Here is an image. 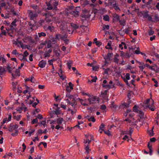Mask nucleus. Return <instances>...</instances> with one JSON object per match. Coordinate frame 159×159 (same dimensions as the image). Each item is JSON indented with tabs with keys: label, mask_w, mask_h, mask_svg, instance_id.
<instances>
[{
	"label": "nucleus",
	"mask_w": 159,
	"mask_h": 159,
	"mask_svg": "<svg viewBox=\"0 0 159 159\" xmlns=\"http://www.w3.org/2000/svg\"><path fill=\"white\" fill-rule=\"evenodd\" d=\"M86 139H84V143L85 144L84 149L85 152L87 154H89L91 149H90V143L92 140H93L94 137L93 135L89 134H87L85 135Z\"/></svg>",
	"instance_id": "f257e3e1"
},
{
	"label": "nucleus",
	"mask_w": 159,
	"mask_h": 159,
	"mask_svg": "<svg viewBox=\"0 0 159 159\" xmlns=\"http://www.w3.org/2000/svg\"><path fill=\"white\" fill-rule=\"evenodd\" d=\"M58 4V2H55L53 3L49 2L47 5L48 7L47 9L48 10H52L53 9L54 10H57V6Z\"/></svg>",
	"instance_id": "f03ea898"
},
{
	"label": "nucleus",
	"mask_w": 159,
	"mask_h": 159,
	"mask_svg": "<svg viewBox=\"0 0 159 159\" xmlns=\"http://www.w3.org/2000/svg\"><path fill=\"white\" fill-rule=\"evenodd\" d=\"M150 102V99H148L144 102V103L145 104L147 105L149 109L152 111H154L155 110V107L154 105V102L153 100L152 101V103L150 105L149 103Z\"/></svg>",
	"instance_id": "7ed1b4c3"
},
{
	"label": "nucleus",
	"mask_w": 159,
	"mask_h": 159,
	"mask_svg": "<svg viewBox=\"0 0 159 159\" xmlns=\"http://www.w3.org/2000/svg\"><path fill=\"white\" fill-rule=\"evenodd\" d=\"M27 13L28 14V16L30 18V20H34L38 16L37 13H34L31 10H28Z\"/></svg>",
	"instance_id": "20e7f679"
},
{
	"label": "nucleus",
	"mask_w": 159,
	"mask_h": 159,
	"mask_svg": "<svg viewBox=\"0 0 159 159\" xmlns=\"http://www.w3.org/2000/svg\"><path fill=\"white\" fill-rule=\"evenodd\" d=\"M108 90L102 91L101 92L100 97L102 98L103 100H107L108 97Z\"/></svg>",
	"instance_id": "39448f33"
},
{
	"label": "nucleus",
	"mask_w": 159,
	"mask_h": 159,
	"mask_svg": "<svg viewBox=\"0 0 159 159\" xmlns=\"http://www.w3.org/2000/svg\"><path fill=\"white\" fill-rule=\"evenodd\" d=\"M143 17L144 18H147L148 21H152V18L151 16L148 14V11H143L142 13Z\"/></svg>",
	"instance_id": "423d86ee"
},
{
	"label": "nucleus",
	"mask_w": 159,
	"mask_h": 159,
	"mask_svg": "<svg viewBox=\"0 0 159 159\" xmlns=\"http://www.w3.org/2000/svg\"><path fill=\"white\" fill-rule=\"evenodd\" d=\"M66 101L68 104L71 105L74 107H75L77 104V102L74 98H73L72 100L70 101L69 99H67Z\"/></svg>",
	"instance_id": "0eeeda50"
},
{
	"label": "nucleus",
	"mask_w": 159,
	"mask_h": 159,
	"mask_svg": "<svg viewBox=\"0 0 159 159\" xmlns=\"http://www.w3.org/2000/svg\"><path fill=\"white\" fill-rule=\"evenodd\" d=\"M6 30L7 31V33L11 37H12L14 30H15L14 27L6 28Z\"/></svg>",
	"instance_id": "6e6552de"
},
{
	"label": "nucleus",
	"mask_w": 159,
	"mask_h": 159,
	"mask_svg": "<svg viewBox=\"0 0 159 159\" xmlns=\"http://www.w3.org/2000/svg\"><path fill=\"white\" fill-rule=\"evenodd\" d=\"M18 127V125H17L15 124L14 125L12 124H11L10 126L9 127L8 130L9 131L12 132L14 130H17V129Z\"/></svg>",
	"instance_id": "1a4fd4ad"
},
{
	"label": "nucleus",
	"mask_w": 159,
	"mask_h": 159,
	"mask_svg": "<svg viewBox=\"0 0 159 159\" xmlns=\"http://www.w3.org/2000/svg\"><path fill=\"white\" fill-rule=\"evenodd\" d=\"M20 75V71L19 69H16L15 71H13L12 73V75L14 79L17 78Z\"/></svg>",
	"instance_id": "9d476101"
},
{
	"label": "nucleus",
	"mask_w": 159,
	"mask_h": 159,
	"mask_svg": "<svg viewBox=\"0 0 159 159\" xmlns=\"http://www.w3.org/2000/svg\"><path fill=\"white\" fill-rule=\"evenodd\" d=\"M88 100H89V104H91L96 102L97 100V98L96 97H89Z\"/></svg>",
	"instance_id": "9b49d317"
},
{
	"label": "nucleus",
	"mask_w": 159,
	"mask_h": 159,
	"mask_svg": "<svg viewBox=\"0 0 159 159\" xmlns=\"http://www.w3.org/2000/svg\"><path fill=\"white\" fill-rule=\"evenodd\" d=\"M73 84L70 82L68 83V85H67L66 88V90L67 92L70 93L72 89H73Z\"/></svg>",
	"instance_id": "f8f14e48"
},
{
	"label": "nucleus",
	"mask_w": 159,
	"mask_h": 159,
	"mask_svg": "<svg viewBox=\"0 0 159 159\" xmlns=\"http://www.w3.org/2000/svg\"><path fill=\"white\" fill-rule=\"evenodd\" d=\"M14 44H15L16 45H17V46L19 47L20 46L23 49L25 48L23 43L21 41H19L18 39H16V41L14 42Z\"/></svg>",
	"instance_id": "ddd939ff"
},
{
	"label": "nucleus",
	"mask_w": 159,
	"mask_h": 159,
	"mask_svg": "<svg viewBox=\"0 0 159 159\" xmlns=\"http://www.w3.org/2000/svg\"><path fill=\"white\" fill-rule=\"evenodd\" d=\"M8 118H6L3 119L2 122H1L2 125H3L6 122L11 120L12 116L11 113H10L9 114H8Z\"/></svg>",
	"instance_id": "4468645a"
},
{
	"label": "nucleus",
	"mask_w": 159,
	"mask_h": 159,
	"mask_svg": "<svg viewBox=\"0 0 159 159\" xmlns=\"http://www.w3.org/2000/svg\"><path fill=\"white\" fill-rule=\"evenodd\" d=\"M6 70L5 69L2 67L0 66V77L2 79V77L5 74Z\"/></svg>",
	"instance_id": "2eb2a0df"
},
{
	"label": "nucleus",
	"mask_w": 159,
	"mask_h": 159,
	"mask_svg": "<svg viewBox=\"0 0 159 159\" xmlns=\"http://www.w3.org/2000/svg\"><path fill=\"white\" fill-rule=\"evenodd\" d=\"M113 54L112 53L108 52L107 54L105 56L104 58L106 60L110 61L112 56Z\"/></svg>",
	"instance_id": "dca6fc26"
},
{
	"label": "nucleus",
	"mask_w": 159,
	"mask_h": 159,
	"mask_svg": "<svg viewBox=\"0 0 159 159\" xmlns=\"http://www.w3.org/2000/svg\"><path fill=\"white\" fill-rule=\"evenodd\" d=\"M59 72L60 73H59V75L61 80H64L66 79V76L64 75V72L62 71L61 69L59 70Z\"/></svg>",
	"instance_id": "f3484780"
},
{
	"label": "nucleus",
	"mask_w": 159,
	"mask_h": 159,
	"mask_svg": "<svg viewBox=\"0 0 159 159\" xmlns=\"http://www.w3.org/2000/svg\"><path fill=\"white\" fill-rule=\"evenodd\" d=\"M46 64V61L42 60L39 62V66L40 68H43L45 66Z\"/></svg>",
	"instance_id": "a211bd4d"
},
{
	"label": "nucleus",
	"mask_w": 159,
	"mask_h": 159,
	"mask_svg": "<svg viewBox=\"0 0 159 159\" xmlns=\"http://www.w3.org/2000/svg\"><path fill=\"white\" fill-rule=\"evenodd\" d=\"M112 42L111 41H109L107 43V45L105 47V48L107 49H110L112 50L113 49V48L111 46Z\"/></svg>",
	"instance_id": "6ab92c4d"
},
{
	"label": "nucleus",
	"mask_w": 159,
	"mask_h": 159,
	"mask_svg": "<svg viewBox=\"0 0 159 159\" xmlns=\"http://www.w3.org/2000/svg\"><path fill=\"white\" fill-rule=\"evenodd\" d=\"M117 106V105L115 104L113 102H112L111 104L110 105V107L111 109L113 111L116 110Z\"/></svg>",
	"instance_id": "aec40b11"
},
{
	"label": "nucleus",
	"mask_w": 159,
	"mask_h": 159,
	"mask_svg": "<svg viewBox=\"0 0 159 159\" xmlns=\"http://www.w3.org/2000/svg\"><path fill=\"white\" fill-rule=\"evenodd\" d=\"M121 77L123 80H129L130 75L129 73H126V74H124L121 75Z\"/></svg>",
	"instance_id": "412c9836"
},
{
	"label": "nucleus",
	"mask_w": 159,
	"mask_h": 159,
	"mask_svg": "<svg viewBox=\"0 0 159 159\" xmlns=\"http://www.w3.org/2000/svg\"><path fill=\"white\" fill-rule=\"evenodd\" d=\"M150 21L154 23H157L159 21V17L158 16V15L157 14H156L154 16V20H152V21Z\"/></svg>",
	"instance_id": "4be33fe9"
},
{
	"label": "nucleus",
	"mask_w": 159,
	"mask_h": 159,
	"mask_svg": "<svg viewBox=\"0 0 159 159\" xmlns=\"http://www.w3.org/2000/svg\"><path fill=\"white\" fill-rule=\"evenodd\" d=\"M86 118L89 121H91L93 122H95L96 121V119L93 116L90 117L89 116H88L86 117Z\"/></svg>",
	"instance_id": "5701e85b"
},
{
	"label": "nucleus",
	"mask_w": 159,
	"mask_h": 159,
	"mask_svg": "<svg viewBox=\"0 0 159 159\" xmlns=\"http://www.w3.org/2000/svg\"><path fill=\"white\" fill-rule=\"evenodd\" d=\"M4 27L3 26H1L0 29L1 31V34L6 36L7 34V31H6V30H4Z\"/></svg>",
	"instance_id": "b1692460"
},
{
	"label": "nucleus",
	"mask_w": 159,
	"mask_h": 159,
	"mask_svg": "<svg viewBox=\"0 0 159 159\" xmlns=\"http://www.w3.org/2000/svg\"><path fill=\"white\" fill-rule=\"evenodd\" d=\"M118 21H119L120 24V25L124 26L125 25L126 21L124 19H122L121 20L119 19Z\"/></svg>",
	"instance_id": "393cba45"
},
{
	"label": "nucleus",
	"mask_w": 159,
	"mask_h": 159,
	"mask_svg": "<svg viewBox=\"0 0 159 159\" xmlns=\"http://www.w3.org/2000/svg\"><path fill=\"white\" fill-rule=\"evenodd\" d=\"M63 121V119L62 118H59L56 120V122L58 125H60Z\"/></svg>",
	"instance_id": "a878e982"
},
{
	"label": "nucleus",
	"mask_w": 159,
	"mask_h": 159,
	"mask_svg": "<svg viewBox=\"0 0 159 159\" xmlns=\"http://www.w3.org/2000/svg\"><path fill=\"white\" fill-rule=\"evenodd\" d=\"M73 64V61H72L69 60L67 61V65L68 67V68L69 70L71 68V66Z\"/></svg>",
	"instance_id": "bb28decb"
},
{
	"label": "nucleus",
	"mask_w": 159,
	"mask_h": 159,
	"mask_svg": "<svg viewBox=\"0 0 159 159\" xmlns=\"http://www.w3.org/2000/svg\"><path fill=\"white\" fill-rule=\"evenodd\" d=\"M79 99L81 105L84 106H88V103H86L83 99L80 98H79Z\"/></svg>",
	"instance_id": "cd10ccee"
},
{
	"label": "nucleus",
	"mask_w": 159,
	"mask_h": 159,
	"mask_svg": "<svg viewBox=\"0 0 159 159\" xmlns=\"http://www.w3.org/2000/svg\"><path fill=\"white\" fill-rule=\"evenodd\" d=\"M39 125L41 127H42V125L44 127L47 126L46 122L45 120H43L41 121L39 123Z\"/></svg>",
	"instance_id": "c85d7f7f"
},
{
	"label": "nucleus",
	"mask_w": 159,
	"mask_h": 159,
	"mask_svg": "<svg viewBox=\"0 0 159 159\" xmlns=\"http://www.w3.org/2000/svg\"><path fill=\"white\" fill-rule=\"evenodd\" d=\"M21 117V116L20 115H18L17 116L16 115L13 116V118L17 121H19L20 120Z\"/></svg>",
	"instance_id": "c756f323"
},
{
	"label": "nucleus",
	"mask_w": 159,
	"mask_h": 159,
	"mask_svg": "<svg viewBox=\"0 0 159 159\" xmlns=\"http://www.w3.org/2000/svg\"><path fill=\"white\" fill-rule=\"evenodd\" d=\"M46 16V18L45 19V20L46 22L49 23L51 22L52 20L50 19L49 18V17H48L47 16V14L46 13L44 14Z\"/></svg>",
	"instance_id": "7c9ffc66"
},
{
	"label": "nucleus",
	"mask_w": 159,
	"mask_h": 159,
	"mask_svg": "<svg viewBox=\"0 0 159 159\" xmlns=\"http://www.w3.org/2000/svg\"><path fill=\"white\" fill-rule=\"evenodd\" d=\"M148 147L149 148V154L150 155H151L152 153V145H150V143H148Z\"/></svg>",
	"instance_id": "2f4dec72"
},
{
	"label": "nucleus",
	"mask_w": 159,
	"mask_h": 159,
	"mask_svg": "<svg viewBox=\"0 0 159 159\" xmlns=\"http://www.w3.org/2000/svg\"><path fill=\"white\" fill-rule=\"evenodd\" d=\"M139 107L137 106L136 105H134V107H133V111L137 113H138L139 110H138Z\"/></svg>",
	"instance_id": "473e14b6"
},
{
	"label": "nucleus",
	"mask_w": 159,
	"mask_h": 159,
	"mask_svg": "<svg viewBox=\"0 0 159 159\" xmlns=\"http://www.w3.org/2000/svg\"><path fill=\"white\" fill-rule=\"evenodd\" d=\"M113 17L117 21H118L120 19V16L118 14L116 13H115L113 14Z\"/></svg>",
	"instance_id": "72a5a7b5"
},
{
	"label": "nucleus",
	"mask_w": 159,
	"mask_h": 159,
	"mask_svg": "<svg viewBox=\"0 0 159 159\" xmlns=\"http://www.w3.org/2000/svg\"><path fill=\"white\" fill-rule=\"evenodd\" d=\"M150 69H151L154 71H156V70H159V69H159L157 70V66L155 65H154L152 66H150Z\"/></svg>",
	"instance_id": "f704fd0d"
},
{
	"label": "nucleus",
	"mask_w": 159,
	"mask_h": 159,
	"mask_svg": "<svg viewBox=\"0 0 159 159\" xmlns=\"http://www.w3.org/2000/svg\"><path fill=\"white\" fill-rule=\"evenodd\" d=\"M61 35L59 34H56L55 39L56 40H59L60 39H61Z\"/></svg>",
	"instance_id": "c9c22d12"
},
{
	"label": "nucleus",
	"mask_w": 159,
	"mask_h": 159,
	"mask_svg": "<svg viewBox=\"0 0 159 159\" xmlns=\"http://www.w3.org/2000/svg\"><path fill=\"white\" fill-rule=\"evenodd\" d=\"M139 116L140 118H143L144 117V113L141 111H139L138 112Z\"/></svg>",
	"instance_id": "e433bc0d"
},
{
	"label": "nucleus",
	"mask_w": 159,
	"mask_h": 159,
	"mask_svg": "<svg viewBox=\"0 0 159 159\" xmlns=\"http://www.w3.org/2000/svg\"><path fill=\"white\" fill-rule=\"evenodd\" d=\"M128 93L127 94V97L128 98H131V95L133 94V92L132 91L128 90Z\"/></svg>",
	"instance_id": "4c0bfd02"
},
{
	"label": "nucleus",
	"mask_w": 159,
	"mask_h": 159,
	"mask_svg": "<svg viewBox=\"0 0 159 159\" xmlns=\"http://www.w3.org/2000/svg\"><path fill=\"white\" fill-rule=\"evenodd\" d=\"M113 7L116 10H120V9L116 3L113 4Z\"/></svg>",
	"instance_id": "58836bf2"
},
{
	"label": "nucleus",
	"mask_w": 159,
	"mask_h": 159,
	"mask_svg": "<svg viewBox=\"0 0 159 159\" xmlns=\"http://www.w3.org/2000/svg\"><path fill=\"white\" fill-rule=\"evenodd\" d=\"M66 97H68L69 100H70V101L71 100V99H73V98H74V96L73 95L70 94L69 93H67L66 94Z\"/></svg>",
	"instance_id": "ea45409f"
},
{
	"label": "nucleus",
	"mask_w": 159,
	"mask_h": 159,
	"mask_svg": "<svg viewBox=\"0 0 159 159\" xmlns=\"http://www.w3.org/2000/svg\"><path fill=\"white\" fill-rule=\"evenodd\" d=\"M109 29V26L108 25H103L102 30H108Z\"/></svg>",
	"instance_id": "a19ab883"
},
{
	"label": "nucleus",
	"mask_w": 159,
	"mask_h": 159,
	"mask_svg": "<svg viewBox=\"0 0 159 159\" xmlns=\"http://www.w3.org/2000/svg\"><path fill=\"white\" fill-rule=\"evenodd\" d=\"M79 12L76 11H73L72 14L75 16L77 17L79 16Z\"/></svg>",
	"instance_id": "79ce46f5"
},
{
	"label": "nucleus",
	"mask_w": 159,
	"mask_h": 159,
	"mask_svg": "<svg viewBox=\"0 0 159 159\" xmlns=\"http://www.w3.org/2000/svg\"><path fill=\"white\" fill-rule=\"evenodd\" d=\"M43 144L44 147V148H46L47 147V143H46L45 142H41L40 143H39V145H38V147L39 148H40V145L41 144Z\"/></svg>",
	"instance_id": "37998d69"
},
{
	"label": "nucleus",
	"mask_w": 159,
	"mask_h": 159,
	"mask_svg": "<svg viewBox=\"0 0 159 159\" xmlns=\"http://www.w3.org/2000/svg\"><path fill=\"white\" fill-rule=\"evenodd\" d=\"M70 25L71 27H73L74 29H76L79 28L78 26L75 24H74L73 23H70Z\"/></svg>",
	"instance_id": "c03bdc74"
},
{
	"label": "nucleus",
	"mask_w": 159,
	"mask_h": 159,
	"mask_svg": "<svg viewBox=\"0 0 159 159\" xmlns=\"http://www.w3.org/2000/svg\"><path fill=\"white\" fill-rule=\"evenodd\" d=\"M38 34L39 37H41L42 36L45 37L46 36V33L43 32L39 33Z\"/></svg>",
	"instance_id": "a18cd8bd"
},
{
	"label": "nucleus",
	"mask_w": 159,
	"mask_h": 159,
	"mask_svg": "<svg viewBox=\"0 0 159 159\" xmlns=\"http://www.w3.org/2000/svg\"><path fill=\"white\" fill-rule=\"evenodd\" d=\"M130 57V55L129 53L128 52H127L125 53L123 58H128Z\"/></svg>",
	"instance_id": "49530a36"
},
{
	"label": "nucleus",
	"mask_w": 159,
	"mask_h": 159,
	"mask_svg": "<svg viewBox=\"0 0 159 159\" xmlns=\"http://www.w3.org/2000/svg\"><path fill=\"white\" fill-rule=\"evenodd\" d=\"M102 87L105 89H110L111 88V85L109 84H102Z\"/></svg>",
	"instance_id": "de8ad7c7"
},
{
	"label": "nucleus",
	"mask_w": 159,
	"mask_h": 159,
	"mask_svg": "<svg viewBox=\"0 0 159 159\" xmlns=\"http://www.w3.org/2000/svg\"><path fill=\"white\" fill-rule=\"evenodd\" d=\"M31 7L35 10V11H37V10H39V7L37 5H33Z\"/></svg>",
	"instance_id": "09e8293b"
},
{
	"label": "nucleus",
	"mask_w": 159,
	"mask_h": 159,
	"mask_svg": "<svg viewBox=\"0 0 159 159\" xmlns=\"http://www.w3.org/2000/svg\"><path fill=\"white\" fill-rule=\"evenodd\" d=\"M103 19L105 21H108L109 20V17L108 15H106L103 16Z\"/></svg>",
	"instance_id": "8fccbe9b"
},
{
	"label": "nucleus",
	"mask_w": 159,
	"mask_h": 159,
	"mask_svg": "<svg viewBox=\"0 0 159 159\" xmlns=\"http://www.w3.org/2000/svg\"><path fill=\"white\" fill-rule=\"evenodd\" d=\"M48 29L50 30L51 32H52L54 30V28L53 26L49 25L48 28Z\"/></svg>",
	"instance_id": "3c124183"
},
{
	"label": "nucleus",
	"mask_w": 159,
	"mask_h": 159,
	"mask_svg": "<svg viewBox=\"0 0 159 159\" xmlns=\"http://www.w3.org/2000/svg\"><path fill=\"white\" fill-rule=\"evenodd\" d=\"M122 105L124 107V108H127L129 106V104L127 102H124L122 104Z\"/></svg>",
	"instance_id": "603ef678"
},
{
	"label": "nucleus",
	"mask_w": 159,
	"mask_h": 159,
	"mask_svg": "<svg viewBox=\"0 0 159 159\" xmlns=\"http://www.w3.org/2000/svg\"><path fill=\"white\" fill-rule=\"evenodd\" d=\"M68 37V35L67 34H65L64 35H61V39L63 40H64L66 39Z\"/></svg>",
	"instance_id": "864d4df0"
},
{
	"label": "nucleus",
	"mask_w": 159,
	"mask_h": 159,
	"mask_svg": "<svg viewBox=\"0 0 159 159\" xmlns=\"http://www.w3.org/2000/svg\"><path fill=\"white\" fill-rule=\"evenodd\" d=\"M13 26L15 27H16V21L15 20L12 22L11 24V25L10 26V27H13Z\"/></svg>",
	"instance_id": "5fc2aeb1"
},
{
	"label": "nucleus",
	"mask_w": 159,
	"mask_h": 159,
	"mask_svg": "<svg viewBox=\"0 0 159 159\" xmlns=\"http://www.w3.org/2000/svg\"><path fill=\"white\" fill-rule=\"evenodd\" d=\"M104 126L105 125L103 123L101 124V125L99 126V130L100 131V130H101L104 131L103 128L104 127Z\"/></svg>",
	"instance_id": "6e6d98bb"
},
{
	"label": "nucleus",
	"mask_w": 159,
	"mask_h": 159,
	"mask_svg": "<svg viewBox=\"0 0 159 159\" xmlns=\"http://www.w3.org/2000/svg\"><path fill=\"white\" fill-rule=\"evenodd\" d=\"M29 25L30 26V29H31L32 30H33V27L34 26H35V25L34 24H32L31 23V22H30L29 23Z\"/></svg>",
	"instance_id": "4d7b16f0"
},
{
	"label": "nucleus",
	"mask_w": 159,
	"mask_h": 159,
	"mask_svg": "<svg viewBox=\"0 0 159 159\" xmlns=\"http://www.w3.org/2000/svg\"><path fill=\"white\" fill-rule=\"evenodd\" d=\"M23 108H24L22 107H18L16 109V110L19 111V113H21Z\"/></svg>",
	"instance_id": "13d9d810"
},
{
	"label": "nucleus",
	"mask_w": 159,
	"mask_h": 159,
	"mask_svg": "<svg viewBox=\"0 0 159 159\" xmlns=\"http://www.w3.org/2000/svg\"><path fill=\"white\" fill-rule=\"evenodd\" d=\"M133 131V130L132 129V128L131 127H130L129 128V130L128 131V134H129L130 136H131Z\"/></svg>",
	"instance_id": "bf43d9fd"
},
{
	"label": "nucleus",
	"mask_w": 159,
	"mask_h": 159,
	"mask_svg": "<svg viewBox=\"0 0 159 159\" xmlns=\"http://www.w3.org/2000/svg\"><path fill=\"white\" fill-rule=\"evenodd\" d=\"M113 60H114V61L115 63H117V64H118V63L119 60L117 57H115L113 59Z\"/></svg>",
	"instance_id": "052dcab7"
},
{
	"label": "nucleus",
	"mask_w": 159,
	"mask_h": 159,
	"mask_svg": "<svg viewBox=\"0 0 159 159\" xmlns=\"http://www.w3.org/2000/svg\"><path fill=\"white\" fill-rule=\"evenodd\" d=\"M17 84H18V83L17 82H12V85L14 89H16V86L17 85Z\"/></svg>",
	"instance_id": "680f3d73"
},
{
	"label": "nucleus",
	"mask_w": 159,
	"mask_h": 159,
	"mask_svg": "<svg viewBox=\"0 0 159 159\" xmlns=\"http://www.w3.org/2000/svg\"><path fill=\"white\" fill-rule=\"evenodd\" d=\"M95 44L96 45L99 47L102 44V43L101 42L97 41L95 42Z\"/></svg>",
	"instance_id": "e2e57ef3"
},
{
	"label": "nucleus",
	"mask_w": 159,
	"mask_h": 159,
	"mask_svg": "<svg viewBox=\"0 0 159 159\" xmlns=\"http://www.w3.org/2000/svg\"><path fill=\"white\" fill-rule=\"evenodd\" d=\"M123 139L125 140H127L128 142H129V139H128V136L127 135H125L124 137L123 138Z\"/></svg>",
	"instance_id": "0e129e2a"
},
{
	"label": "nucleus",
	"mask_w": 159,
	"mask_h": 159,
	"mask_svg": "<svg viewBox=\"0 0 159 159\" xmlns=\"http://www.w3.org/2000/svg\"><path fill=\"white\" fill-rule=\"evenodd\" d=\"M18 130H15L14 133H13L11 134V135L13 136H16L18 134Z\"/></svg>",
	"instance_id": "69168bd1"
},
{
	"label": "nucleus",
	"mask_w": 159,
	"mask_h": 159,
	"mask_svg": "<svg viewBox=\"0 0 159 159\" xmlns=\"http://www.w3.org/2000/svg\"><path fill=\"white\" fill-rule=\"evenodd\" d=\"M134 53L137 54H140V52L139 50V47L137 48V49L136 50L134 51Z\"/></svg>",
	"instance_id": "338daca9"
},
{
	"label": "nucleus",
	"mask_w": 159,
	"mask_h": 159,
	"mask_svg": "<svg viewBox=\"0 0 159 159\" xmlns=\"http://www.w3.org/2000/svg\"><path fill=\"white\" fill-rule=\"evenodd\" d=\"M130 31V30L129 28L125 29L123 30V31H124L125 33L127 34H129V32Z\"/></svg>",
	"instance_id": "774afa93"
}]
</instances>
